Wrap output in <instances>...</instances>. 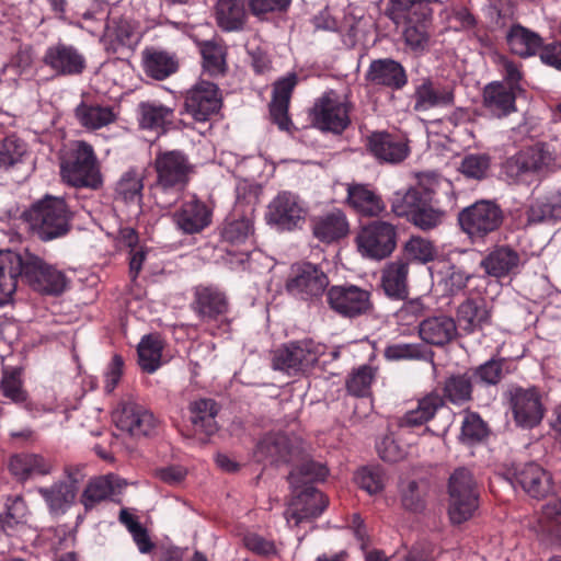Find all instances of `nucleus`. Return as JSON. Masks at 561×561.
<instances>
[{
    "label": "nucleus",
    "instance_id": "f257e3e1",
    "mask_svg": "<svg viewBox=\"0 0 561 561\" xmlns=\"http://www.w3.org/2000/svg\"><path fill=\"white\" fill-rule=\"evenodd\" d=\"M153 169L157 179L149 187L157 205L169 207L186 190L195 173V167L182 150H165L156 153Z\"/></svg>",
    "mask_w": 561,
    "mask_h": 561
},
{
    "label": "nucleus",
    "instance_id": "f03ea898",
    "mask_svg": "<svg viewBox=\"0 0 561 561\" xmlns=\"http://www.w3.org/2000/svg\"><path fill=\"white\" fill-rule=\"evenodd\" d=\"M391 210L424 231L438 227L446 217V211L435 199V191L423 183L405 192H396L391 199Z\"/></svg>",
    "mask_w": 561,
    "mask_h": 561
},
{
    "label": "nucleus",
    "instance_id": "7ed1b4c3",
    "mask_svg": "<svg viewBox=\"0 0 561 561\" xmlns=\"http://www.w3.org/2000/svg\"><path fill=\"white\" fill-rule=\"evenodd\" d=\"M72 211L64 197L46 195L22 214L23 220L41 241L64 238L71 230Z\"/></svg>",
    "mask_w": 561,
    "mask_h": 561
},
{
    "label": "nucleus",
    "instance_id": "20e7f679",
    "mask_svg": "<svg viewBox=\"0 0 561 561\" xmlns=\"http://www.w3.org/2000/svg\"><path fill=\"white\" fill-rule=\"evenodd\" d=\"M62 180L75 187L96 188L102 184L93 148L84 141H79L75 148L66 151L60 161Z\"/></svg>",
    "mask_w": 561,
    "mask_h": 561
},
{
    "label": "nucleus",
    "instance_id": "39448f33",
    "mask_svg": "<svg viewBox=\"0 0 561 561\" xmlns=\"http://www.w3.org/2000/svg\"><path fill=\"white\" fill-rule=\"evenodd\" d=\"M552 160L548 146L537 142L506 158L501 165V174L510 184H530Z\"/></svg>",
    "mask_w": 561,
    "mask_h": 561
},
{
    "label": "nucleus",
    "instance_id": "423d86ee",
    "mask_svg": "<svg viewBox=\"0 0 561 561\" xmlns=\"http://www.w3.org/2000/svg\"><path fill=\"white\" fill-rule=\"evenodd\" d=\"M327 345L313 339H302L283 344L272 356V367L288 375H297L313 367L327 352Z\"/></svg>",
    "mask_w": 561,
    "mask_h": 561
},
{
    "label": "nucleus",
    "instance_id": "0eeeda50",
    "mask_svg": "<svg viewBox=\"0 0 561 561\" xmlns=\"http://www.w3.org/2000/svg\"><path fill=\"white\" fill-rule=\"evenodd\" d=\"M353 110L354 104L347 96L330 90L316 100L311 112L312 123L322 131L341 135L351 125Z\"/></svg>",
    "mask_w": 561,
    "mask_h": 561
},
{
    "label": "nucleus",
    "instance_id": "6e6552de",
    "mask_svg": "<svg viewBox=\"0 0 561 561\" xmlns=\"http://www.w3.org/2000/svg\"><path fill=\"white\" fill-rule=\"evenodd\" d=\"M503 220L504 214L500 205L485 199L476 202L458 214L459 226L471 240H483L496 231Z\"/></svg>",
    "mask_w": 561,
    "mask_h": 561
},
{
    "label": "nucleus",
    "instance_id": "1a4fd4ad",
    "mask_svg": "<svg viewBox=\"0 0 561 561\" xmlns=\"http://www.w3.org/2000/svg\"><path fill=\"white\" fill-rule=\"evenodd\" d=\"M329 276L318 264L300 262L291 265L286 280V290L305 301L320 299L328 291Z\"/></svg>",
    "mask_w": 561,
    "mask_h": 561
},
{
    "label": "nucleus",
    "instance_id": "9d476101",
    "mask_svg": "<svg viewBox=\"0 0 561 561\" xmlns=\"http://www.w3.org/2000/svg\"><path fill=\"white\" fill-rule=\"evenodd\" d=\"M111 419L117 430L133 437L153 435L158 427L154 414L130 398L118 401L111 413Z\"/></svg>",
    "mask_w": 561,
    "mask_h": 561
},
{
    "label": "nucleus",
    "instance_id": "9b49d317",
    "mask_svg": "<svg viewBox=\"0 0 561 561\" xmlns=\"http://www.w3.org/2000/svg\"><path fill=\"white\" fill-rule=\"evenodd\" d=\"M23 282L35 291L55 296L62 294L68 285L64 272L27 250H24Z\"/></svg>",
    "mask_w": 561,
    "mask_h": 561
},
{
    "label": "nucleus",
    "instance_id": "f8f14e48",
    "mask_svg": "<svg viewBox=\"0 0 561 561\" xmlns=\"http://www.w3.org/2000/svg\"><path fill=\"white\" fill-rule=\"evenodd\" d=\"M331 310L346 319L368 316L374 310L371 293L353 284L333 285L327 291Z\"/></svg>",
    "mask_w": 561,
    "mask_h": 561
},
{
    "label": "nucleus",
    "instance_id": "ddd939ff",
    "mask_svg": "<svg viewBox=\"0 0 561 561\" xmlns=\"http://www.w3.org/2000/svg\"><path fill=\"white\" fill-rule=\"evenodd\" d=\"M397 227L382 220L371 221L360 228L355 242L358 252L369 259L388 257L397 247Z\"/></svg>",
    "mask_w": 561,
    "mask_h": 561
},
{
    "label": "nucleus",
    "instance_id": "4468645a",
    "mask_svg": "<svg viewBox=\"0 0 561 561\" xmlns=\"http://www.w3.org/2000/svg\"><path fill=\"white\" fill-rule=\"evenodd\" d=\"M508 399L514 422L518 427L531 430L541 423L546 409L538 387L512 386Z\"/></svg>",
    "mask_w": 561,
    "mask_h": 561
},
{
    "label": "nucleus",
    "instance_id": "2eb2a0df",
    "mask_svg": "<svg viewBox=\"0 0 561 561\" xmlns=\"http://www.w3.org/2000/svg\"><path fill=\"white\" fill-rule=\"evenodd\" d=\"M304 442L298 436L283 433H268L256 444L254 457L259 462L271 465L291 463L302 458Z\"/></svg>",
    "mask_w": 561,
    "mask_h": 561
},
{
    "label": "nucleus",
    "instance_id": "dca6fc26",
    "mask_svg": "<svg viewBox=\"0 0 561 561\" xmlns=\"http://www.w3.org/2000/svg\"><path fill=\"white\" fill-rule=\"evenodd\" d=\"M307 210L300 198L291 192L278 193L268 204L265 218L268 225L280 231L301 228L306 221Z\"/></svg>",
    "mask_w": 561,
    "mask_h": 561
},
{
    "label": "nucleus",
    "instance_id": "f3484780",
    "mask_svg": "<svg viewBox=\"0 0 561 561\" xmlns=\"http://www.w3.org/2000/svg\"><path fill=\"white\" fill-rule=\"evenodd\" d=\"M185 112L195 122H208L221 107V95L218 87L209 81H201L186 92Z\"/></svg>",
    "mask_w": 561,
    "mask_h": 561
},
{
    "label": "nucleus",
    "instance_id": "a211bd4d",
    "mask_svg": "<svg viewBox=\"0 0 561 561\" xmlns=\"http://www.w3.org/2000/svg\"><path fill=\"white\" fill-rule=\"evenodd\" d=\"M411 99L413 110L416 113H423L433 108L453 106L455 93L449 84L427 77L415 83Z\"/></svg>",
    "mask_w": 561,
    "mask_h": 561
},
{
    "label": "nucleus",
    "instance_id": "6ab92c4d",
    "mask_svg": "<svg viewBox=\"0 0 561 561\" xmlns=\"http://www.w3.org/2000/svg\"><path fill=\"white\" fill-rule=\"evenodd\" d=\"M42 60L57 77L79 76L87 67L85 58L79 49L62 42L48 46Z\"/></svg>",
    "mask_w": 561,
    "mask_h": 561
},
{
    "label": "nucleus",
    "instance_id": "aec40b11",
    "mask_svg": "<svg viewBox=\"0 0 561 561\" xmlns=\"http://www.w3.org/2000/svg\"><path fill=\"white\" fill-rule=\"evenodd\" d=\"M367 150L380 163L398 164L410 154L408 140L399 134L374 131L367 137Z\"/></svg>",
    "mask_w": 561,
    "mask_h": 561
},
{
    "label": "nucleus",
    "instance_id": "412c9836",
    "mask_svg": "<svg viewBox=\"0 0 561 561\" xmlns=\"http://www.w3.org/2000/svg\"><path fill=\"white\" fill-rule=\"evenodd\" d=\"M365 80L373 87L400 91L407 87L409 77L401 62L392 58H379L370 61Z\"/></svg>",
    "mask_w": 561,
    "mask_h": 561
},
{
    "label": "nucleus",
    "instance_id": "4be33fe9",
    "mask_svg": "<svg viewBox=\"0 0 561 561\" xmlns=\"http://www.w3.org/2000/svg\"><path fill=\"white\" fill-rule=\"evenodd\" d=\"M192 308L203 322L209 323L228 313L229 301L218 287L199 285L194 290Z\"/></svg>",
    "mask_w": 561,
    "mask_h": 561
},
{
    "label": "nucleus",
    "instance_id": "5701e85b",
    "mask_svg": "<svg viewBox=\"0 0 561 561\" xmlns=\"http://www.w3.org/2000/svg\"><path fill=\"white\" fill-rule=\"evenodd\" d=\"M345 204L362 217H379L386 210L381 195L370 184H346Z\"/></svg>",
    "mask_w": 561,
    "mask_h": 561
},
{
    "label": "nucleus",
    "instance_id": "b1692460",
    "mask_svg": "<svg viewBox=\"0 0 561 561\" xmlns=\"http://www.w3.org/2000/svg\"><path fill=\"white\" fill-rule=\"evenodd\" d=\"M507 50L520 59L539 57L545 38L536 31L516 22L505 33Z\"/></svg>",
    "mask_w": 561,
    "mask_h": 561
},
{
    "label": "nucleus",
    "instance_id": "393cba45",
    "mask_svg": "<svg viewBox=\"0 0 561 561\" xmlns=\"http://www.w3.org/2000/svg\"><path fill=\"white\" fill-rule=\"evenodd\" d=\"M211 208L196 196L184 202L173 214V220L176 227L186 234L202 232L211 224Z\"/></svg>",
    "mask_w": 561,
    "mask_h": 561
},
{
    "label": "nucleus",
    "instance_id": "a878e982",
    "mask_svg": "<svg viewBox=\"0 0 561 561\" xmlns=\"http://www.w3.org/2000/svg\"><path fill=\"white\" fill-rule=\"evenodd\" d=\"M520 264L519 253L510 245H495L480 261L484 274L495 279L510 277L517 273Z\"/></svg>",
    "mask_w": 561,
    "mask_h": 561
},
{
    "label": "nucleus",
    "instance_id": "bb28decb",
    "mask_svg": "<svg viewBox=\"0 0 561 561\" xmlns=\"http://www.w3.org/2000/svg\"><path fill=\"white\" fill-rule=\"evenodd\" d=\"M482 107L492 117H507L517 111L515 91L503 82L488 83L482 91Z\"/></svg>",
    "mask_w": 561,
    "mask_h": 561
},
{
    "label": "nucleus",
    "instance_id": "cd10ccee",
    "mask_svg": "<svg viewBox=\"0 0 561 561\" xmlns=\"http://www.w3.org/2000/svg\"><path fill=\"white\" fill-rule=\"evenodd\" d=\"M329 505L325 493H294L287 501L285 518L298 525L305 519L320 516Z\"/></svg>",
    "mask_w": 561,
    "mask_h": 561
},
{
    "label": "nucleus",
    "instance_id": "c85d7f7f",
    "mask_svg": "<svg viewBox=\"0 0 561 561\" xmlns=\"http://www.w3.org/2000/svg\"><path fill=\"white\" fill-rule=\"evenodd\" d=\"M24 251H0V305L9 301L23 282Z\"/></svg>",
    "mask_w": 561,
    "mask_h": 561
},
{
    "label": "nucleus",
    "instance_id": "c756f323",
    "mask_svg": "<svg viewBox=\"0 0 561 561\" xmlns=\"http://www.w3.org/2000/svg\"><path fill=\"white\" fill-rule=\"evenodd\" d=\"M491 310L483 297L467 298L457 309V324L467 334L482 330L491 322Z\"/></svg>",
    "mask_w": 561,
    "mask_h": 561
},
{
    "label": "nucleus",
    "instance_id": "7c9ffc66",
    "mask_svg": "<svg viewBox=\"0 0 561 561\" xmlns=\"http://www.w3.org/2000/svg\"><path fill=\"white\" fill-rule=\"evenodd\" d=\"M190 421L195 434L205 436L202 440L213 436L218 431L216 416L220 411L219 404L214 399L202 398L188 405Z\"/></svg>",
    "mask_w": 561,
    "mask_h": 561
},
{
    "label": "nucleus",
    "instance_id": "2f4dec72",
    "mask_svg": "<svg viewBox=\"0 0 561 561\" xmlns=\"http://www.w3.org/2000/svg\"><path fill=\"white\" fill-rule=\"evenodd\" d=\"M419 334L427 344L444 346L456 337L457 323L449 316H433L420 323Z\"/></svg>",
    "mask_w": 561,
    "mask_h": 561
},
{
    "label": "nucleus",
    "instance_id": "473e14b6",
    "mask_svg": "<svg viewBox=\"0 0 561 561\" xmlns=\"http://www.w3.org/2000/svg\"><path fill=\"white\" fill-rule=\"evenodd\" d=\"M438 2L439 0H389L385 15L399 26L417 18L432 16L431 4Z\"/></svg>",
    "mask_w": 561,
    "mask_h": 561
},
{
    "label": "nucleus",
    "instance_id": "72a5a7b5",
    "mask_svg": "<svg viewBox=\"0 0 561 561\" xmlns=\"http://www.w3.org/2000/svg\"><path fill=\"white\" fill-rule=\"evenodd\" d=\"M445 407L444 398L432 391L417 400L416 408L405 412L398 421L401 428L419 427L430 422Z\"/></svg>",
    "mask_w": 561,
    "mask_h": 561
},
{
    "label": "nucleus",
    "instance_id": "f704fd0d",
    "mask_svg": "<svg viewBox=\"0 0 561 561\" xmlns=\"http://www.w3.org/2000/svg\"><path fill=\"white\" fill-rule=\"evenodd\" d=\"M328 476L329 469L324 463L306 460L289 472L288 482L293 491H318L314 484L324 482Z\"/></svg>",
    "mask_w": 561,
    "mask_h": 561
},
{
    "label": "nucleus",
    "instance_id": "c9c22d12",
    "mask_svg": "<svg viewBox=\"0 0 561 561\" xmlns=\"http://www.w3.org/2000/svg\"><path fill=\"white\" fill-rule=\"evenodd\" d=\"M142 64L146 75L156 80L167 79L175 73L179 68L175 54L156 47L144 49Z\"/></svg>",
    "mask_w": 561,
    "mask_h": 561
},
{
    "label": "nucleus",
    "instance_id": "e433bc0d",
    "mask_svg": "<svg viewBox=\"0 0 561 561\" xmlns=\"http://www.w3.org/2000/svg\"><path fill=\"white\" fill-rule=\"evenodd\" d=\"M409 264L403 260L389 263L382 271L381 287L385 294L397 300H405L408 288Z\"/></svg>",
    "mask_w": 561,
    "mask_h": 561
},
{
    "label": "nucleus",
    "instance_id": "4c0bfd02",
    "mask_svg": "<svg viewBox=\"0 0 561 561\" xmlns=\"http://www.w3.org/2000/svg\"><path fill=\"white\" fill-rule=\"evenodd\" d=\"M350 225L342 210H333L317 218L313 222V236L325 243L339 241L347 236Z\"/></svg>",
    "mask_w": 561,
    "mask_h": 561
},
{
    "label": "nucleus",
    "instance_id": "58836bf2",
    "mask_svg": "<svg viewBox=\"0 0 561 561\" xmlns=\"http://www.w3.org/2000/svg\"><path fill=\"white\" fill-rule=\"evenodd\" d=\"M217 25L224 32L242 31L247 23V11L242 0H217L215 5Z\"/></svg>",
    "mask_w": 561,
    "mask_h": 561
},
{
    "label": "nucleus",
    "instance_id": "ea45409f",
    "mask_svg": "<svg viewBox=\"0 0 561 561\" xmlns=\"http://www.w3.org/2000/svg\"><path fill=\"white\" fill-rule=\"evenodd\" d=\"M538 527L546 543L561 546V499H553L543 505Z\"/></svg>",
    "mask_w": 561,
    "mask_h": 561
},
{
    "label": "nucleus",
    "instance_id": "a19ab883",
    "mask_svg": "<svg viewBox=\"0 0 561 561\" xmlns=\"http://www.w3.org/2000/svg\"><path fill=\"white\" fill-rule=\"evenodd\" d=\"M473 377L470 370L453 374L442 383V398L455 405H463L472 400Z\"/></svg>",
    "mask_w": 561,
    "mask_h": 561
},
{
    "label": "nucleus",
    "instance_id": "79ce46f5",
    "mask_svg": "<svg viewBox=\"0 0 561 561\" xmlns=\"http://www.w3.org/2000/svg\"><path fill=\"white\" fill-rule=\"evenodd\" d=\"M137 113L142 129H164L174 118V110L157 101L140 102Z\"/></svg>",
    "mask_w": 561,
    "mask_h": 561
},
{
    "label": "nucleus",
    "instance_id": "37998d69",
    "mask_svg": "<svg viewBox=\"0 0 561 561\" xmlns=\"http://www.w3.org/2000/svg\"><path fill=\"white\" fill-rule=\"evenodd\" d=\"M253 232L254 227L251 219L247 217L228 219L221 229V238L232 247H243L240 253L248 256L253 248L251 241Z\"/></svg>",
    "mask_w": 561,
    "mask_h": 561
},
{
    "label": "nucleus",
    "instance_id": "c03bdc74",
    "mask_svg": "<svg viewBox=\"0 0 561 561\" xmlns=\"http://www.w3.org/2000/svg\"><path fill=\"white\" fill-rule=\"evenodd\" d=\"M164 346V340L159 333H150L141 337L137 346V354L142 371L153 374L161 367Z\"/></svg>",
    "mask_w": 561,
    "mask_h": 561
},
{
    "label": "nucleus",
    "instance_id": "a18cd8bd",
    "mask_svg": "<svg viewBox=\"0 0 561 561\" xmlns=\"http://www.w3.org/2000/svg\"><path fill=\"white\" fill-rule=\"evenodd\" d=\"M512 488L516 491H548L550 489V476L541 467L535 463L525 466L510 478Z\"/></svg>",
    "mask_w": 561,
    "mask_h": 561
},
{
    "label": "nucleus",
    "instance_id": "49530a36",
    "mask_svg": "<svg viewBox=\"0 0 561 561\" xmlns=\"http://www.w3.org/2000/svg\"><path fill=\"white\" fill-rule=\"evenodd\" d=\"M87 465H68L65 467V480L62 485L65 491H105V476L90 477L84 484V479L88 477Z\"/></svg>",
    "mask_w": 561,
    "mask_h": 561
},
{
    "label": "nucleus",
    "instance_id": "de8ad7c7",
    "mask_svg": "<svg viewBox=\"0 0 561 561\" xmlns=\"http://www.w3.org/2000/svg\"><path fill=\"white\" fill-rule=\"evenodd\" d=\"M469 370L474 382L483 387H496L511 371L505 358H491Z\"/></svg>",
    "mask_w": 561,
    "mask_h": 561
},
{
    "label": "nucleus",
    "instance_id": "09e8293b",
    "mask_svg": "<svg viewBox=\"0 0 561 561\" xmlns=\"http://www.w3.org/2000/svg\"><path fill=\"white\" fill-rule=\"evenodd\" d=\"M141 35L137 26L127 19H121L114 22L111 33V41L107 45V54L116 53L119 48L134 49L140 42Z\"/></svg>",
    "mask_w": 561,
    "mask_h": 561
},
{
    "label": "nucleus",
    "instance_id": "8fccbe9b",
    "mask_svg": "<svg viewBox=\"0 0 561 561\" xmlns=\"http://www.w3.org/2000/svg\"><path fill=\"white\" fill-rule=\"evenodd\" d=\"M448 516L453 525H460L473 516L479 507L477 493H449Z\"/></svg>",
    "mask_w": 561,
    "mask_h": 561
},
{
    "label": "nucleus",
    "instance_id": "3c124183",
    "mask_svg": "<svg viewBox=\"0 0 561 561\" xmlns=\"http://www.w3.org/2000/svg\"><path fill=\"white\" fill-rule=\"evenodd\" d=\"M432 16L425 19L417 18L411 22L401 23L404 26L403 37L410 49L414 51H423L430 42V26Z\"/></svg>",
    "mask_w": 561,
    "mask_h": 561
},
{
    "label": "nucleus",
    "instance_id": "603ef678",
    "mask_svg": "<svg viewBox=\"0 0 561 561\" xmlns=\"http://www.w3.org/2000/svg\"><path fill=\"white\" fill-rule=\"evenodd\" d=\"M144 175L135 169L126 171L116 184L117 197L125 203L139 204L142 199Z\"/></svg>",
    "mask_w": 561,
    "mask_h": 561
},
{
    "label": "nucleus",
    "instance_id": "864d4df0",
    "mask_svg": "<svg viewBox=\"0 0 561 561\" xmlns=\"http://www.w3.org/2000/svg\"><path fill=\"white\" fill-rule=\"evenodd\" d=\"M203 67L210 76H222L227 70L226 48L221 44L208 41L201 46Z\"/></svg>",
    "mask_w": 561,
    "mask_h": 561
},
{
    "label": "nucleus",
    "instance_id": "5fc2aeb1",
    "mask_svg": "<svg viewBox=\"0 0 561 561\" xmlns=\"http://www.w3.org/2000/svg\"><path fill=\"white\" fill-rule=\"evenodd\" d=\"M376 375L377 368L370 365H362L358 368L353 369L346 379L347 392L358 398L369 396Z\"/></svg>",
    "mask_w": 561,
    "mask_h": 561
},
{
    "label": "nucleus",
    "instance_id": "6e6d98bb",
    "mask_svg": "<svg viewBox=\"0 0 561 561\" xmlns=\"http://www.w3.org/2000/svg\"><path fill=\"white\" fill-rule=\"evenodd\" d=\"M9 469L19 480L26 479L31 473L44 474L47 472L43 457L34 454H20L11 457Z\"/></svg>",
    "mask_w": 561,
    "mask_h": 561
},
{
    "label": "nucleus",
    "instance_id": "4d7b16f0",
    "mask_svg": "<svg viewBox=\"0 0 561 561\" xmlns=\"http://www.w3.org/2000/svg\"><path fill=\"white\" fill-rule=\"evenodd\" d=\"M1 394L14 403H23L27 400V392L23 388L21 371L19 369H3L0 380Z\"/></svg>",
    "mask_w": 561,
    "mask_h": 561
},
{
    "label": "nucleus",
    "instance_id": "13d9d810",
    "mask_svg": "<svg viewBox=\"0 0 561 561\" xmlns=\"http://www.w3.org/2000/svg\"><path fill=\"white\" fill-rule=\"evenodd\" d=\"M354 481L363 491H383L388 485V477L379 466L359 469L354 476Z\"/></svg>",
    "mask_w": 561,
    "mask_h": 561
},
{
    "label": "nucleus",
    "instance_id": "bf43d9fd",
    "mask_svg": "<svg viewBox=\"0 0 561 561\" xmlns=\"http://www.w3.org/2000/svg\"><path fill=\"white\" fill-rule=\"evenodd\" d=\"M26 153V144L15 135L0 140V168L8 169L22 161Z\"/></svg>",
    "mask_w": 561,
    "mask_h": 561
},
{
    "label": "nucleus",
    "instance_id": "052dcab7",
    "mask_svg": "<svg viewBox=\"0 0 561 561\" xmlns=\"http://www.w3.org/2000/svg\"><path fill=\"white\" fill-rule=\"evenodd\" d=\"M490 167L491 157L488 153H470L462 159L460 170L467 178L482 180Z\"/></svg>",
    "mask_w": 561,
    "mask_h": 561
},
{
    "label": "nucleus",
    "instance_id": "680f3d73",
    "mask_svg": "<svg viewBox=\"0 0 561 561\" xmlns=\"http://www.w3.org/2000/svg\"><path fill=\"white\" fill-rule=\"evenodd\" d=\"M405 255L421 263H428L435 259L436 250L434 244L421 237H412L404 245Z\"/></svg>",
    "mask_w": 561,
    "mask_h": 561
},
{
    "label": "nucleus",
    "instance_id": "e2e57ef3",
    "mask_svg": "<svg viewBox=\"0 0 561 561\" xmlns=\"http://www.w3.org/2000/svg\"><path fill=\"white\" fill-rule=\"evenodd\" d=\"M488 434V425L478 413H469L465 416L461 425L463 439L477 443L485 438Z\"/></svg>",
    "mask_w": 561,
    "mask_h": 561
},
{
    "label": "nucleus",
    "instance_id": "0e129e2a",
    "mask_svg": "<svg viewBox=\"0 0 561 561\" xmlns=\"http://www.w3.org/2000/svg\"><path fill=\"white\" fill-rule=\"evenodd\" d=\"M378 456L388 462H398L405 457V449L401 446L392 434H386L376 442Z\"/></svg>",
    "mask_w": 561,
    "mask_h": 561
},
{
    "label": "nucleus",
    "instance_id": "69168bd1",
    "mask_svg": "<svg viewBox=\"0 0 561 561\" xmlns=\"http://www.w3.org/2000/svg\"><path fill=\"white\" fill-rule=\"evenodd\" d=\"M76 116L82 126L96 129L105 125V108L81 103L76 110Z\"/></svg>",
    "mask_w": 561,
    "mask_h": 561
},
{
    "label": "nucleus",
    "instance_id": "338daca9",
    "mask_svg": "<svg viewBox=\"0 0 561 561\" xmlns=\"http://www.w3.org/2000/svg\"><path fill=\"white\" fill-rule=\"evenodd\" d=\"M383 355L389 360H411L422 358L423 352L419 344L396 343L388 345Z\"/></svg>",
    "mask_w": 561,
    "mask_h": 561
},
{
    "label": "nucleus",
    "instance_id": "774afa93",
    "mask_svg": "<svg viewBox=\"0 0 561 561\" xmlns=\"http://www.w3.org/2000/svg\"><path fill=\"white\" fill-rule=\"evenodd\" d=\"M425 307L421 298L410 299L394 313L397 322L401 325H411L424 314Z\"/></svg>",
    "mask_w": 561,
    "mask_h": 561
}]
</instances>
